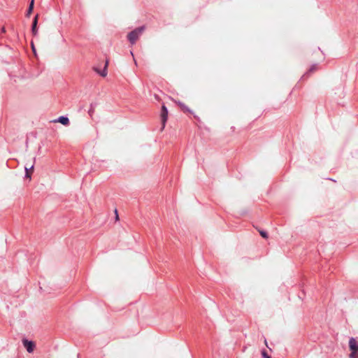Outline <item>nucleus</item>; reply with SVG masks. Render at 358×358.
I'll return each mask as SVG.
<instances>
[{
    "instance_id": "obj_1",
    "label": "nucleus",
    "mask_w": 358,
    "mask_h": 358,
    "mask_svg": "<svg viewBox=\"0 0 358 358\" xmlns=\"http://www.w3.org/2000/svg\"><path fill=\"white\" fill-rule=\"evenodd\" d=\"M145 29L144 26L139 27L138 28H136L133 31H130L127 34V39L130 42L131 44L136 43V41L139 38V36L143 34V31Z\"/></svg>"
},
{
    "instance_id": "obj_2",
    "label": "nucleus",
    "mask_w": 358,
    "mask_h": 358,
    "mask_svg": "<svg viewBox=\"0 0 358 358\" xmlns=\"http://www.w3.org/2000/svg\"><path fill=\"white\" fill-rule=\"evenodd\" d=\"M22 343L28 352L31 353L34 351L35 343L33 341L23 339Z\"/></svg>"
},
{
    "instance_id": "obj_3",
    "label": "nucleus",
    "mask_w": 358,
    "mask_h": 358,
    "mask_svg": "<svg viewBox=\"0 0 358 358\" xmlns=\"http://www.w3.org/2000/svg\"><path fill=\"white\" fill-rule=\"evenodd\" d=\"M108 65V60L106 61L103 70H99L97 67H94L93 69L94 71H96L98 74H99L102 77H106L107 76L108 71H107V67Z\"/></svg>"
},
{
    "instance_id": "obj_4",
    "label": "nucleus",
    "mask_w": 358,
    "mask_h": 358,
    "mask_svg": "<svg viewBox=\"0 0 358 358\" xmlns=\"http://www.w3.org/2000/svg\"><path fill=\"white\" fill-rule=\"evenodd\" d=\"M167 116H168V110L164 106H162V113H161V118H162V129H164L165 126V123L167 120Z\"/></svg>"
},
{
    "instance_id": "obj_5",
    "label": "nucleus",
    "mask_w": 358,
    "mask_h": 358,
    "mask_svg": "<svg viewBox=\"0 0 358 358\" xmlns=\"http://www.w3.org/2000/svg\"><path fill=\"white\" fill-rule=\"evenodd\" d=\"M38 18V15H36L34 17L33 22H32L31 32L34 36H36L38 34V29H37Z\"/></svg>"
},
{
    "instance_id": "obj_6",
    "label": "nucleus",
    "mask_w": 358,
    "mask_h": 358,
    "mask_svg": "<svg viewBox=\"0 0 358 358\" xmlns=\"http://www.w3.org/2000/svg\"><path fill=\"white\" fill-rule=\"evenodd\" d=\"M349 348L350 350L358 351V343L354 338H350Z\"/></svg>"
},
{
    "instance_id": "obj_7",
    "label": "nucleus",
    "mask_w": 358,
    "mask_h": 358,
    "mask_svg": "<svg viewBox=\"0 0 358 358\" xmlns=\"http://www.w3.org/2000/svg\"><path fill=\"white\" fill-rule=\"evenodd\" d=\"M55 122H59L64 126L69 124V119L66 116H60L55 120Z\"/></svg>"
},
{
    "instance_id": "obj_8",
    "label": "nucleus",
    "mask_w": 358,
    "mask_h": 358,
    "mask_svg": "<svg viewBox=\"0 0 358 358\" xmlns=\"http://www.w3.org/2000/svg\"><path fill=\"white\" fill-rule=\"evenodd\" d=\"M34 6V0H31L29 5V8H28L27 13H26L27 17L30 16L31 13L33 11Z\"/></svg>"
},
{
    "instance_id": "obj_9",
    "label": "nucleus",
    "mask_w": 358,
    "mask_h": 358,
    "mask_svg": "<svg viewBox=\"0 0 358 358\" xmlns=\"http://www.w3.org/2000/svg\"><path fill=\"white\" fill-rule=\"evenodd\" d=\"M34 169V165L32 164L29 168H28L27 166H25V177L27 178H31V174L29 173L30 171H32Z\"/></svg>"
},
{
    "instance_id": "obj_10",
    "label": "nucleus",
    "mask_w": 358,
    "mask_h": 358,
    "mask_svg": "<svg viewBox=\"0 0 358 358\" xmlns=\"http://www.w3.org/2000/svg\"><path fill=\"white\" fill-rule=\"evenodd\" d=\"M95 106H96V104H94V103H91V105H90V108L88 110V113L90 116H92L94 112Z\"/></svg>"
},
{
    "instance_id": "obj_11",
    "label": "nucleus",
    "mask_w": 358,
    "mask_h": 358,
    "mask_svg": "<svg viewBox=\"0 0 358 358\" xmlns=\"http://www.w3.org/2000/svg\"><path fill=\"white\" fill-rule=\"evenodd\" d=\"M350 358H358L357 351L351 350V353L350 355Z\"/></svg>"
},
{
    "instance_id": "obj_12",
    "label": "nucleus",
    "mask_w": 358,
    "mask_h": 358,
    "mask_svg": "<svg viewBox=\"0 0 358 358\" xmlns=\"http://www.w3.org/2000/svg\"><path fill=\"white\" fill-rule=\"evenodd\" d=\"M259 233L263 238H266L268 237L267 233L266 231H260Z\"/></svg>"
},
{
    "instance_id": "obj_13",
    "label": "nucleus",
    "mask_w": 358,
    "mask_h": 358,
    "mask_svg": "<svg viewBox=\"0 0 358 358\" xmlns=\"http://www.w3.org/2000/svg\"><path fill=\"white\" fill-rule=\"evenodd\" d=\"M262 355L264 358L269 357V356L268 355V354L266 353V352L265 350L262 351Z\"/></svg>"
},
{
    "instance_id": "obj_14",
    "label": "nucleus",
    "mask_w": 358,
    "mask_h": 358,
    "mask_svg": "<svg viewBox=\"0 0 358 358\" xmlns=\"http://www.w3.org/2000/svg\"><path fill=\"white\" fill-rule=\"evenodd\" d=\"M317 69V65L316 64H314L313 65L310 69H309V72H313V71L316 70Z\"/></svg>"
},
{
    "instance_id": "obj_15",
    "label": "nucleus",
    "mask_w": 358,
    "mask_h": 358,
    "mask_svg": "<svg viewBox=\"0 0 358 358\" xmlns=\"http://www.w3.org/2000/svg\"><path fill=\"white\" fill-rule=\"evenodd\" d=\"M1 33H5L6 32V28L4 27H3L1 29Z\"/></svg>"
},
{
    "instance_id": "obj_16",
    "label": "nucleus",
    "mask_w": 358,
    "mask_h": 358,
    "mask_svg": "<svg viewBox=\"0 0 358 358\" xmlns=\"http://www.w3.org/2000/svg\"><path fill=\"white\" fill-rule=\"evenodd\" d=\"M31 47H32V50H33V52H36V50H35V48H34V44H33V43L31 44Z\"/></svg>"
},
{
    "instance_id": "obj_17",
    "label": "nucleus",
    "mask_w": 358,
    "mask_h": 358,
    "mask_svg": "<svg viewBox=\"0 0 358 358\" xmlns=\"http://www.w3.org/2000/svg\"><path fill=\"white\" fill-rule=\"evenodd\" d=\"M115 214H116V218L118 219L117 210H115Z\"/></svg>"
},
{
    "instance_id": "obj_18",
    "label": "nucleus",
    "mask_w": 358,
    "mask_h": 358,
    "mask_svg": "<svg viewBox=\"0 0 358 358\" xmlns=\"http://www.w3.org/2000/svg\"><path fill=\"white\" fill-rule=\"evenodd\" d=\"M181 108L184 110L186 109V107L184 105H181Z\"/></svg>"
},
{
    "instance_id": "obj_19",
    "label": "nucleus",
    "mask_w": 358,
    "mask_h": 358,
    "mask_svg": "<svg viewBox=\"0 0 358 358\" xmlns=\"http://www.w3.org/2000/svg\"><path fill=\"white\" fill-rule=\"evenodd\" d=\"M267 358H270V357H267Z\"/></svg>"
}]
</instances>
